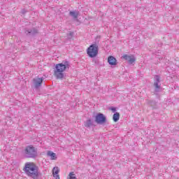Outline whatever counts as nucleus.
Here are the masks:
<instances>
[{
	"mask_svg": "<svg viewBox=\"0 0 179 179\" xmlns=\"http://www.w3.org/2000/svg\"><path fill=\"white\" fill-rule=\"evenodd\" d=\"M123 59H125L126 61H128L129 64H132L135 61H136V59H135V57L134 55H124L122 56Z\"/></svg>",
	"mask_w": 179,
	"mask_h": 179,
	"instance_id": "nucleus-8",
	"label": "nucleus"
},
{
	"mask_svg": "<svg viewBox=\"0 0 179 179\" xmlns=\"http://www.w3.org/2000/svg\"><path fill=\"white\" fill-rule=\"evenodd\" d=\"M110 110L113 111V113H115V111H117L115 108H111Z\"/></svg>",
	"mask_w": 179,
	"mask_h": 179,
	"instance_id": "nucleus-19",
	"label": "nucleus"
},
{
	"mask_svg": "<svg viewBox=\"0 0 179 179\" xmlns=\"http://www.w3.org/2000/svg\"><path fill=\"white\" fill-rule=\"evenodd\" d=\"M24 33L27 36H35V34L38 33V30L36 29V28L25 29Z\"/></svg>",
	"mask_w": 179,
	"mask_h": 179,
	"instance_id": "nucleus-9",
	"label": "nucleus"
},
{
	"mask_svg": "<svg viewBox=\"0 0 179 179\" xmlns=\"http://www.w3.org/2000/svg\"><path fill=\"white\" fill-rule=\"evenodd\" d=\"M67 36L69 38H71L73 36V32H70Z\"/></svg>",
	"mask_w": 179,
	"mask_h": 179,
	"instance_id": "nucleus-18",
	"label": "nucleus"
},
{
	"mask_svg": "<svg viewBox=\"0 0 179 179\" xmlns=\"http://www.w3.org/2000/svg\"><path fill=\"white\" fill-rule=\"evenodd\" d=\"M59 173V168L58 166H55L52 169V175L53 177L55 178V179H59V175H58Z\"/></svg>",
	"mask_w": 179,
	"mask_h": 179,
	"instance_id": "nucleus-10",
	"label": "nucleus"
},
{
	"mask_svg": "<svg viewBox=\"0 0 179 179\" xmlns=\"http://www.w3.org/2000/svg\"><path fill=\"white\" fill-rule=\"evenodd\" d=\"M69 15L73 17V19H78V16H79V11H70Z\"/></svg>",
	"mask_w": 179,
	"mask_h": 179,
	"instance_id": "nucleus-12",
	"label": "nucleus"
},
{
	"mask_svg": "<svg viewBox=\"0 0 179 179\" xmlns=\"http://www.w3.org/2000/svg\"><path fill=\"white\" fill-rule=\"evenodd\" d=\"M24 171L27 176L36 179L38 177V169L33 162H27L25 164Z\"/></svg>",
	"mask_w": 179,
	"mask_h": 179,
	"instance_id": "nucleus-2",
	"label": "nucleus"
},
{
	"mask_svg": "<svg viewBox=\"0 0 179 179\" xmlns=\"http://www.w3.org/2000/svg\"><path fill=\"white\" fill-rule=\"evenodd\" d=\"M22 155L26 159H36L38 156V152L33 145H28L23 150Z\"/></svg>",
	"mask_w": 179,
	"mask_h": 179,
	"instance_id": "nucleus-3",
	"label": "nucleus"
},
{
	"mask_svg": "<svg viewBox=\"0 0 179 179\" xmlns=\"http://www.w3.org/2000/svg\"><path fill=\"white\" fill-rule=\"evenodd\" d=\"M71 65L69 64V62L63 61L62 63L56 64L55 69L54 70V76L57 79H64V72L65 71H68Z\"/></svg>",
	"mask_w": 179,
	"mask_h": 179,
	"instance_id": "nucleus-1",
	"label": "nucleus"
},
{
	"mask_svg": "<svg viewBox=\"0 0 179 179\" xmlns=\"http://www.w3.org/2000/svg\"><path fill=\"white\" fill-rule=\"evenodd\" d=\"M69 179H76V175L73 173V172H71L69 174Z\"/></svg>",
	"mask_w": 179,
	"mask_h": 179,
	"instance_id": "nucleus-16",
	"label": "nucleus"
},
{
	"mask_svg": "<svg viewBox=\"0 0 179 179\" xmlns=\"http://www.w3.org/2000/svg\"><path fill=\"white\" fill-rule=\"evenodd\" d=\"M108 62L109 65H117V59L113 56H110L108 58Z\"/></svg>",
	"mask_w": 179,
	"mask_h": 179,
	"instance_id": "nucleus-11",
	"label": "nucleus"
},
{
	"mask_svg": "<svg viewBox=\"0 0 179 179\" xmlns=\"http://www.w3.org/2000/svg\"><path fill=\"white\" fill-rule=\"evenodd\" d=\"M113 120L114 122H117V121L120 120V113H114Z\"/></svg>",
	"mask_w": 179,
	"mask_h": 179,
	"instance_id": "nucleus-15",
	"label": "nucleus"
},
{
	"mask_svg": "<svg viewBox=\"0 0 179 179\" xmlns=\"http://www.w3.org/2000/svg\"><path fill=\"white\" fill-rule=\"evenodd\" d=\"M84 125L86 127V128H90V127H92L93 125V120H92V119L87 120L86 122H85Z\"/></svg>",
	"mask_w": 179,
	"mask_h": 179,
	"instance_id": "nucleus-14",
	"label": "nucleus"
},
{
	"mask_svg": "<svg viewBox=\"0 0 179 179\" xmlns=\"http://www.w3.org/2000/svg\"><path fill=\"white\" fill-rule=\"evenodd\" d=\"M44 80V78H36L33 79V83L35 89H38V87H41V84Z\"/></svg>",
	"mask_w": 179,
	"mask_h": 179,
	"instance_id": "nucleus-7",
	"label": "nucleus"
},
{
	"mask_svg": "<svg viewBox=\"0 0 179 179\" xmlns=\"http://www.w3.org/2000/svg\"><path fill=\"white\" fill-rule=\"evenodd\" d=\"M87 55L90 58H94L99 54V45L96 44L91 45L87 50Z\"/></svg>",
	"mask_w": 179,
	"mask_h": 179,
	"instance_id": "nucleus-4",
	"label": "nucleus"
},
{
	"mask_svg": "<svg viewBox=\"0 0 179 179\" xmlns=\"http://www.w3.org/2000/svg\"><path fill=\"white\" fill-rule=\"evenodd\" d=\"M92 62H94V64L97 65V64H99V59H94L92 60Z\"/></svg>",
	"mask_w": 179,
	"mask_h": 179,
	"instance_id": "nucleus-17",
	"label": "nucleus"
},
{
	"mask_svg": "<svg viewBox=\"0 0 179 179\" xmlns=\"http://www.w3.org/2000/svg\"><path fill=\"white\" fill-rule=\"evenodd\" d=\"M47 155L50 157L51 160H57V154L52 151H48Z\"/></svg>",
	"mask_w": 179,
	"mask_h": 179,
	"instance_id": "nucleus-13",
	"label": "nucleus"
},
{
	"mask_svg": "<svg viewBox=\"0 0 179 179\" xmlns=\"http://www.w3.org/2000/svg\"><path fill=\"white\" fill-rule=\"evenodd\" d=\"M154 80L155 92L158 93V92H160V76H155Z\"/></svg>",
	"mask_w": 179,
	"mask_h": 179,
	"instance_id": "nucleus-6",
	"label": "nucleus"
},
{
	"mask_svg": "<svg viewBox=\"0 0 179 179\" xmlns=\"http://www.w3.org/2000/svg\"><path fill=\"white\" fill-rule=\"evenodd\" d=\"M107 122V118L104 116L103 113H98L95 117V122L99 124L100 125L106 124Z\"/></svg>",
	"mask_w": 179,
	"mask_h": 179,
	"instance_id": "nucleus-5",
	"label": "nucleus"
}]
</instances>
